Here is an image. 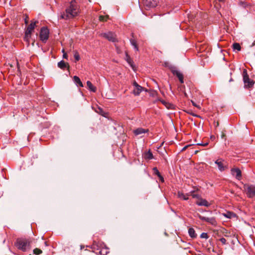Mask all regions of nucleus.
<instances>
[{
	"label": "nucleus",
	"instance_id": "obj_24",
	"mask_svg": "<svg viewBox=\"0 0 255 255\" xmlns=\"http://www.w3.org/2000/svg\"><path fill=\"white\" fill-rule=\"evenodd\" d=\"M130 42L131 45L134 47L135 50L138 51L139 49L136 40L134 39H130Z\"/></svg>",
	"mask_w": 255,
	"mask_h": 255
},
{
	"label": "nucleus",
	"instance_id": "obj_29",
	"mask_svg": "<svg viewBox=\"0 0 255 255\" xmlns=\"http://www.w3.org/2000/svg\"><path fill=\"white\" fill-rule=\"evenodd\" d=\"M190 194L194 198H198V199L199 198H200V195L199 194H198L195 193V191H192L190 192Z\"/></svg>",
	"mask_w": 255,
	"mask_h": 255
},
{
	"label": "nucleus",
	"instance_id": "obj_28",
	"mask_svg": "<svg viewBox=\"0 0 255 255\" xmlns=\"http://www.w3.org/2000/svg\"><path fill=\"white\" fill-rule=\"evenodd\" d=\"M109 18V15H100L99 16V20L101 21H106Z\"/></svg>",
	"mask_w": 255,
	"mask_h": 255
},
{
	"label": "nucleus",
	"instance_id": "obj_13",
	"mask_svg": "<svg viewBox=\"0 0 255 255\" xmlns=\"http://www.w3.org/2000/svg\"><path fill=\"white\" fill-rule=\"evenodd\" d=\"M171 72L174 75L178 77L181 84L184 83V77L180 72L174 68L171 69Z\"/></svg>",
	"mask_w": 255,
	"mask_h": 255
},
{
	"label": "nucleus",
	"instance_id": "obj_30",
	"mask_svg": "<svg viewBox=\"0 0 255 255\" xmlns=\"http://www.w3.org/2000/svg\"><path fill=\"white\" fill-rule=\"evenodd\" d=\"M33 254L36 255H39L42 254V250H41L40 249H39L38 248H35V249L33 250Z\"/></svg>",
	"mask_w": 255,
	"mask_h": 255
},
{
	"label": "nucleus",
	"instance_id": "obj_19",
	"mask_svg": "<svg viewBox=\"0 0 255 255\" xmlns=\"http://www.w3.org/2000/svg\"><path fill=\"white\" fill-rule=\"evenodd\" d=\"M189 194H184L183 192L178 191L177 193V197L178 198L184 200H187L188 199V196Z\"/></svg>",
	"mask_w": 255,
	"mask_h": 255
},
{
	"label": "nucleus",
	"instance_id": "obj_20",
	"mask_svg": "<svg viewBox=\"0 0 255 255\" xmlns=\"http://www.w3.org/2000/svg\"><path fill=\"white\" fill-rule=\"evenodd\" d=\"M86 83H87V86L88 89L91 91H92L93 92H96L97 88L95 86H94L90 81H88Z\"/></svg>",
	"mask_w": 255,
	"mask_h": 255
},
{
	"label": "nucleus",
	"instance_id": "obj_33",
	"mask_svg": "<svg viewBox=\"0 0 255 255\" xmlns=\"http://www.w3.org/2000/svg\"><path fill=\"white\" fill-rule=\"evenodd\" d=\"M126 60H127V62L130 65H131V64H132V60H131L129 56L128 55V54L127 53H126Z\"/></svg>",
	"mask_w": 255,
	"mask_h": 255
},
{
	"label": "nucleus",
	"instance_id": "obj_44",
	"mask_svg": "<svg viewBox=\"0 0 255 255\" xmlns=\"http://www.w3.org/2000/svg\"><path fill=\"white\" fill-rule=\"evenodd\" d=\"M253 45H255V40L254 41V42H253Z\"/></svg>",
	"mask_w": 255,
	"mask_h": 255
},
{
	"label": "nucleus",
	"instance_id": "obj_21",
	"mask_svg": "<svg viewBox=\"0 0 255 255\" xmlns=\"http://www.w3.org/2000/svg\"><path fill=\"white\" fill-rule=\"evenodd\" d=\"M73 80L78 86H79L80 87H83L82 82H81L80 79L78 76H74L73 77Z\"/></svg>",
	"mask_w": 255,
	"mask_h": 255
},
{
	"label": "nucleus",
	"instance_id": "obj_43",
	"mask_svg": "<svg viewBox=\"0 0 255 255\" xmlns=\"http://www.w3.org/2000/svg\"><path fill=\"white\" fill-rule=\"evenodd\" d=\"M218 1L220 2H224V0H218Z\"/></svg>",
	"mask_w": 255,
	"mask_h": 255
},
{
	"label": "nucleus",
	"instance_id": "obj_2",
	"mask_svg": "<svg viewBox=\"0 0 255 255\" xmlns=\"http://www.w3.org/2000/svg\"><path fill=\"white\" fill-rule=\"evenodd\" d=\"M92 251L99 255H107L109 253V249L103 243L94 241L91 247Z\"/></svg>",
	"mask_w": 255,
	"mask_h": 255
},
{
	"label": "nucleus",
	"instance_id": "obj_37",
	"mask_svg": "<svg viewBox=\"0 0 255 255\" xmlns=\"http://www.w3.org/2000/svg\"><path fill=\"white\" fill-rule=\"evenodd\" d=\"M214 126H215L216 128L218 127L219 126V122H218V121H217V122H215H215H214Z\"/></svg>",
	"mask_w": 255,
	"mask_h": 255
},
{
	"label": "nucleus",
	"instance_id": "obj_46",
	"mask_svg": "<svg viewBox=\"0 0 255 255\" xmlns=\"http://www.w3.org/2000/svg\"><path fill=\"white\" fill-rule=\"evenodd\" d=\"M213 138H215V137H214V136H211V138H212V139H213Z\"/></svg>",
	"mask_w": 255,
	"mask_h": 255
},
{
	"label": "nucleus",
	"instance_id": "obj_1",
	"mask_svg": "<svg viewBox=\"0 0 255 255\" xmlns=\"http://www.w3.org/2000/svg\"><path fill=\"white\" fill-rule=\"evenodd\" d=\"M79 13V7L75 0L71 1L70 5L65 9V11L61 12L59 15L60 19L65 20L70 19L76 16Z\"/></svg>",
	"mask_w": 255,
	"mask_h": 255
},
{
	"label": "nucleus",
	"instance_id": "obj_38",
	"mask_svg": "<svg viewBox=\"0 0 255 255\" xmlns=\"http://www.w3.org/2000/svg\"><path fill=\"white\" fill-rule=\"evenodd\" d=\"M187 113H188V114H190V115H192V116H193L194 117H200V116H197V115H195L194 114H193L191 112H187Z\"/></svg>",
	"mask_w": 255,
	"mask_h": 255
},
{
	"label": "nucleus",
	"instance_id": "obj_10",
	"mask_svg": "<svg viewBox=\"0 0 255 255\" xmlns=\"http://www.w3.org/2000/svg\"><path fill=\"white\" fill-rule=\"evenodd\" d=\"M101 35L110 41L115 42L117 41V36L115 33L112 32H108L106 33H103L101 34Z\"/></svg>",
	"mask_w": 255,
	"mask_h": 255
},
{
	"label": "nucleus",
	"instance_id": "obj_45",
	"mask_svg": "<svg viewBox=\"0 0 255 255\" xmlns=\"http://www.w3.org/2000/svg\"><path fill=\"white\" fill-rule=\"evenodd\" d=\"M25 22L26 24L27 23V20L25 19Z\"/></svg>",
	"mask_w": 255,
	"mask_h": 255
},
{
	"label": "nucleus",
	"instance_id": "obj_18",
	"mask_svg": "<svg viewBox=\"0 0 255 255\" xmlns=\"http://www.w3.org/2000/svg\"><path fill=\"white\" fill-rule=\"evenodd\" d=\"M58 66L62 70H65L66 68L69 69V64L65 62L63 60H61L58 63Z\"/></svg>",
	"mask_w": 255,
	"mask_h": 255
},
{
	"label": "nucleus",
	"instance_id": "obj_3",
	"mask_svg": "<svg viewBox=\"0 0 255 255\" xmlns=\"http://www.w3.org/2000/svg\"><path fill=\"white\" fill-rule=\"evenodd\" d=\"M31 241L28 239H17L15 243V247L22 252H26L30 249Z\"/></svg>",
	"mask_w": 255,
	"mask_h": 255
},
{
	"label": "nucleus",
	"instance_id": "obj_34",
	"mask_svg": "<svg viewBox=\"0 0 255 255\" xmlns=\"http://www.w3.org/2000/svg\"><path fill=\"white\" fill-rule=\"evenodd\" d=\"M219 240L222 243L223 245L226 244L227 241L225 238H222Z\"/></svg>",
	"mask_w": 255,
	"mask_h": 255
},
{
	"label": "nucleus",
	"instance_id": "obj_25",
	"mask_svg": "<svg viewBox=\"0 0 255 255\" xmlns=\"http://www.w3.org/2000/svg\"><path fill=\"white\" fill-rule=\"evenodd\" d=\"M224 216L229 219H231L232 218L235 217L236 215L233 212H227L226 213L224 214Z\"/></svg>",
	"mask_w": 255,
	"mask_h": 255
},
{
	"label": "nucleus",
	"instance_id": "obj_32",
	"mask_svg": "<svg viewBox=\"0 0 255 255\" xmlns=\"http://www.w3.org/2000/svg\"><path fill=\"white\" fill-rule=\"evenodd\" d=\"M200 238L202 239H207L209 238V236L206 233H202L200 235Z\"/></svg>",
	"mask_w": 255,
	"mask_h": 255
},
{
	"label": "nucleus",
	"instance_id": "obj_31",
	"mask_svg": "<svg viewBox=\"0 0 255 255\" xmlns=\"http://www.w3.org/2000/svg\"><path fill=\"white\" fill-rule=\"evenodd\" d=\"M153 172L158 177L161 175L159 171L158 170L157 168L156 167H154L153 168Z\"/></svg>",
	"mask_w": 255,
	"mask_h": 255
},
{
	"label": "nucleus",
	"instance_id": "obj_14",
	"mask_svg": "<svg viewBox=\"0 0 255 255\" xmlns=\"http://www.w3.org/2000/svg\"><path fill=\"white\" fill-rule=\"evenodd\" d=\"M231 172L237 179L240 180L241 179L242 172L239 168H233L231 169Z\"/></svg>",
	"mask_w": 255,
	"mask_h": 255
},
{
	"label": "nucleus",
	"instance_id": "obj_41",
	"mask_svg": "<svg viewBox=\"0 0 255 255\" xmlns=\"http://www.w3.org/2000/svg\"><path fill=\"white\" fill-rule=\"evenodd\" d=\"M16 65H17V69H18V71H20V70H19V63L17 61L16 62Z\"/></svg>",
	"mask_w": 255,
	"mask_h": 255
},
{
	"label": "nucleus",
	"instance_id": "obj_7",
	"mask_svg": "<svg viewBox=\"0 0 255 255\" xmlns=\"http://www.w3.org/2000/svg\"><path fill=\"white\" fill-rule=\"evenodd\" d=\"M49 31L47 27H42L40 29V40L45 43L49 38Z\"/></svg>",
	"mask_w": 255,
	"mask_h": 255
},
{
	"label": "nucleus",
	"instance_id": "obj_8",
	"mask_svg": "<svg viewBox=\"0 0 255 255\" xmlns=\"http://www.w3.org/2000/svg\"><path fill=\"white\" fill-rule=\"evenodd\" d=\"M158 3V0H143L144 7L147 10L155 7Z\"/></svg>",
	"mask_w": 255,
	"mask_h": 255
},
{
	"label": "nucleus",
	"instance_id": "obj_9",
	"mask_svg": "<svg viewBox=\"0 0 255 255\" xmlns=\"http://www.w3.org/2000/svg\"><path fill=\"white\" fill-rule=\"evenodd\" d=\"M215 163L220 171H223L228 168L227 162L222 158H218Z\"/></svg>",
	"mask_w": 255,
	"mask_h": 255
},
{
	"label": "nucleus",
	"instance_id": "obj_4",
	"mask_svg": "<svg viewBox=\"0 0 255 255\" xmlns=\"http://www.w3.org/2000/svg\"><path fill=\"white\" fill-rule=\"evenodd\" d=\"M243 76L244 87L248 89L253 87L255 82L253 80L250 79L246 69H244Z\"/></svg>",
	"mask_w": 255,
	"mask_h": 255
},
{
	"label": "nucleus",
	"instance_id": "obj_11",
	"mask_svg": "<svg viewBox=\"0 0 255 255\" xmlns=\"http://www.w3.org/2000/svg\"><path fill=\"white\" fill-rule=\"evenodd\" d=\"M198 217L202 221L207 222L213 226H216L217 224L216 219L214 217L208 218L200 215L198 216Z\"/></svg>",
	"mask_w": 255,
	"mask_h": 255
},
{
	"label": "nucleus",
	"instance_id": "obj_23",
	"mask_svg": "<svg viewBox=\"0 0 255 255\" xmlns=\"http://www.w3.org/2000/svg\"><path fill=\"white\" fill-rule=\"evenodd\" d=\"M188 233L190 237L192 238H195L197 237V234H196L194 229L192 228L189 229Z\"/></svg>",
	"mask_w": 255,
	"mask_h": 255
},
{
	"label": "nucleus",
	"instance_id": "obj_22",
	"mask_svg": "<svg viewBox=\"0 0 255 255\" xmlns=\"http://www.w3.org/2000/svg\"><path fill=\"white\" fill-rule=\"evenodd\" d=\"M144 158L145 159L150 160L153 158V156L150 150H148L144 154Z\"/></svg>",
	"mask_w": 255,
	"mask_h": 255
},
{
	"label": "nucleus",
	"instance_id": "obj_42",
	"mask_svg": "<svg viewBox=\"0 0 255 255\" xmlns=\"http://www.w3.org/2000/svg\"><path fill=\"white\" fill-rule=\"evenodd\" d=\"M192 103L193 106H194L195 107H197V105H196V104H195V103H194L193 102H192Z\"/></svg>",
	"mask_w": 255,
	"mask_h": 255
},
{
	"label": "nucleus",
	"instance_id": "obj_5",
	"mask_svg": "<svg viewBox=\"0 0 255 255\" xmlns=\"http://www.w3.org/2000/svg\"><path fill=\"white\" fill-rule=\"evenodd\" d=\"M245 192L249 198L255 197V185L252 184H245L244 186Z\"/></svg>",
	"mask_w": 255,
	"mask_h": 255
},
{
	"label": "nucleus",
	"instance_id": "obj_39",
	"mask_svg": "<svg viewBox=\"0 0 255 255\" xmlns=\"http://www.w3.org/2000/svg\"><path fill=\"white\" fill-rule=\"evenodd\" d=\"M159 180L162 182H164V178L162 176H160L159 177Z\"/></svg>",
	"mask_w": 255,
	"mask_h": 255
},
{
	"label": "nucleus",
	"instance_id": "obj_35",
	"mask_svg": "<svg viewBox=\"0 0 255 255\" xmlns=\"http://www.w3.org/2000/svg\"><path fill=\"white\" fill-rule=\"evenodd\" d=\"M62 52L63 53V57L65 59H67L68 55H67V53L65 52V51L64 49L62 50Z\"/></svg>",
	"mask_w": 255,
	"mask_h": 255
},
{
	"label": "nucleus",
	"instance_id": "obj_12",
	"mask_svg": "<svg viewBox=\"0 0 255 255\" xmlns=\"http://www.w3.org/2000/svg\"><path fill=\"white\" fill-rule=\"evenodd\" d=\"M133 85L134 87V88L133 90V94L135 96L139 95L143 90V88L139 85L135 81L133 82Z\"/></svg>",
	"mask_w": 255,
	"mask_h": 255
},
{
	"label": "nucleus",
	"instance_id": "obj_40",
	"mask_svg": "<svg viewBox=\"0 0 255 255\" xmlns=\"http://www.w3.org/2000/svg\"><path fill=\"white\" fill-rule=\"evenodd\" d=\"M189 146V145H186V146H185L182 148V151H184V150H185L187 148V147H188Z\"/></svg>",
	"mask_w": 255,
	"mask_h": 255
},
{
	"label": "nucleus",
	"instance_id": "obj_17",
	"mask_svg": "<svg viewBox=\"0 0 255 255\" xmlns=\"http://www.w3.org/2000/svg\"><path fill=\"white\" fill-rule=\"evenodd\" d=\"M159 101L161 102V103L164 105L168 109L172 110L174 109V105L172 104H171L169 102H167L163 100H161V99H158Z\"/></svg>",
	"mask_w": 255,
	"mask_h": 255
},
{
	"label": "nucleus",
	"instance_id": "obj_15",
	"mask_svg": "<svg viewBox=\"0 0 255 255\" xmlns=\"http://www.w3.org/2000/svg\"><path fill=\"white\" fill-rule=\"evenodd\" d=\"M196 204L198 206H203L205 207H209L210 204L206 200L203 198H199L196 202Z\"/></svg>",
	"mask_w": 255,
	"mask_h": 255
},
{
	"label": "nucleus",
	"instance_id": "obj_27",
	"mask_svg": "<svg viewBox=\"0 0 255 255\" xmlns=\"http://www.w3.org/2000/svg\"><path fill=\"white\" fill-rule=\"evenodd\" d=\"M74 57L75 60V62L78 61L80 59L79 54L77 51H74Z\"/></svg>",
	"mask_w": 255,
	"mask_h": 255
},
{
	"label": "nucleus",
	"instance_id": "obj_26",
	"mask_svg": "<svg viewBox=\"0 0 255 255\" xmlns=\"http://www.w3.org/2000/svg\"><path fill=\"white\" fill-rule=\"evenodd\" d=\"M233 49L237 50V51H240L241 49V47L239 43H235L233 45Z\"/></svg>",
	"mask_w": 255,
	"mask_h": 255
},
{
	"label": "nucleus",
	"instance_id": "obj_36",
	"mask_svg": "<svg viewBox=\"0 0 255 255\" xmlns=\"http://www.w3.org/2000/svg\"><path fill=\"white\" fill-rule=\"evenodd\" d=\"M208 144V142H206L205 143H197V145H202V146H206Z\"/></svg>",
	"mask_w": 255,
	"mask_h": 255
},
{
	"label": "nucleus",
	"instance_id": "obj_6",
	"mask_svg": "<svg viewBox=\"0 0 255 255\" xmlns=\"http://www.w3.org/2000/svg\"><path fill=\"white\" fill-rule=\"evenodd\" d=\"M38 23L37 21H32L31 23L27 27L25 32V37L24 38L26 41L31 37V34L36 26V23Z\"/></svg>",
	"mask_w": 255,
	"mask_h": 255
},
{
	"label": "nucleus",
	"instance_id": "obj_16",
	"mask_svg": "<svg viewBox=\"0 0 255 255\" xmlns=\"http://www.w3.org/2000/svg\"><path fill=\"white\" fill-rule=\"evenodd\" d=\"M149 130L142 128H137L133 130V133L135 135H140L143 133H147Z\"/></svg>",
	"mask_w": 255,
	"mask_h": 255
}]
</instances>
